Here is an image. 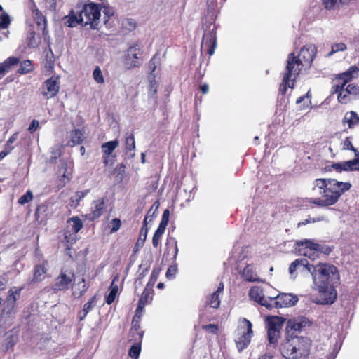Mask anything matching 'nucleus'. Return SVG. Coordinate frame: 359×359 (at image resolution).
<instances>
[{"label": "nucleus", "mask_w": 359, "mask_h": 359, "mask_svg": "<svg viewBox=\"0 0 359 359\" xmlns=\"http://www.w3.org/2000/svg\"><path fill=\"white\" fill-rule=\"evenodd\" d=\"M10 24H11V19H10L9 15L6 13H3L0 15V28L1 29H6L8 27Z\"/></svg>", "instance_id": "nucleus-59"}, {"label": "nucleus", "mask_w": 359, "mask_h": 359, "mask_svg": "<svg viewBox=\"0 0 359 359\" xmlns=\"http://www.w3.org/2000/svg\"><path fill=\"white\" fill-rule=\"evenodd\" d=\"M267 330V339L269 342V345L275 348L278 342V339L280 337V332L277 330H272L266 328Z\"/></svg>", "instance_id": "nucleus-35"}, {"label": "nucleus", "mask_w": 359, "mask_h": 359, "mask_svg": "<svg viewBox=\"0 0 359 359\" xmlns=\"http://www.w3.org/2000/svg\"><path fill=\"white\" fill-rule=\"evenodd\" d=\"M23 287H20L19 289L16 290L15 291H13L11 289L9 290L8 296L6 297V302L8 304H12V306H14L15 304V302L19 297L20 292Z\"/></svg>", "instance_id": "nucleus-39"}, {"label": "nucleus", "mask_w": 359, "mask_h": 359, "mask_svg": "<svg viewBox=\"0 0 359 359\" xmlns=\"http://www.w3.org/2000/svg\"><path fill=\"white\" fill-rule=\"evenodd\" d=\"M32 15L39 29H41L43 36L48 34L46 18L42 12L34 4L31 8Z\"/></svg>", "instance_id": "nucleus-17"}, {"label": "nucleus", "mask_w": 359, "mask_h": 359, "mask_svg": "<svg viewBox=\"0 0 359 359\" xmlns=\"http://www.w3.org/2000/svg\"><path fill=\"white\" fill-rule=\"evenodd\" d=\"M63 172L60 175L57 181V188L61 189L63 188L70 180L71 173H69L67 170V165L62 166Z\"/></svg>", "instance_id": "nucleus-33"}, {"label": "nucleus", "mask_w": 359, "mask_h": 359, "mask_svg": "<svg viewBox=\"0 0 359 359\" xmlns=\"http://www.w3.org/2000/svg\"><path fill=\"white\" fill-rule=\"evenodd\" d=\"M65 25L69 27H76L83 22V18L81 15L79 11L75 12L73 9L69 11L68 15L65 16Z\"/></svg>", "instance_id": "nucleus-23"}, {"label": "nucleus", "mask_w": 359, "mask_h": 359, "mask_svg": "<svg viewBox=\"0 0 359 359\" xmlns=\"http://www.w3.org/2000/svg\"><path fill=\"white\" fill-rule=\"evenodd\" d=\"M295 250L299 255L307 257L311 260L318 258L316 243L311 240L305 239L296 241Z\"/></svg>", "instance_id": "nucleus-9"}, {"label": "nucleus", "mask_w": 359, "mask_h": 359, "mask_svg": "<svg viewBox=\"0 0 359 359\" xmlns=\"http://www.w3.org/2000/svg\"><path fill=\"white\" fill-rule=\"evenodd\" d=\"M161 64V58L158 53H156L148 62V69L150 73H153L156 69L157 67Z\"/></svg>", "instance_id": "nucleus-38"}, {"label": "nucleus", "mask_w": 359, "mask_h": 359, "mask_svg": "<svg viewBox=\"0 0 359 359\" xmlns=\"http://www.w3.org/2000/svg\"><path fill=\"white\" fill-rule=\"evenodd\" d=\"M153 294L154 289L145 287L139 299V302H140L142 304H144L145 305L151 303L153 299Z\"/></svg>", "instance_id": "nucleus-36"}, {"label": "nucleus", "mask_w": 359, "mask_h": 359, "mask_svg": "<svg viewBox=\"0 0 359 359\" xmlns=\"http://www.w3.org/2000/svg\"><path fill=\"white\" fill-rule=\"evenodd\" d=\"M46 264L47 261H45L42 264L34 266L33 269L32 282L39 283L44 279L45 275L47 273V269L46 267Z\"/></svg>", "instance_id": "nucleus-25"}, {"label": "nucleus", "mask_w": 359, "mask_h": 359, "mask_svg": "<svg viewBox=\"0 0 359 359\" xmlns=\"http://www.w3.org/2000/svg\"><path fill=\"white\" fill-rule=\"evenodd\" d=\"M312 341L307 337L286 336L280 345V352L285 359H308Z\"/></svg>", "instance_id": "nucleus-3"}, {"label": "nucleus", "mask_w": 359, "mask_h": 359, "mask_svg": "<svg viewBox=\"0 0 359 359\" xmlns=\"http://www.w3.org/2000/svg\"><path fill=\"white\" fill-rule=\"evenodd\" d=\"M306 269L311 273L313 289L318 291L315 302L317 304H332L337 299V291L330 283L332 276H338L335 266L319 263L316 265H307Z\"/></svg>", "instance_id": "nucleus-1"}, {"label": "nucleus", "mask_w": 359, "mask_h": 359, "mask_svg": "<svg viewBox=\"0 0 359 359\" xmlns=\"http://www.w3.org/2000/svg\"><path fill=\"white\" fill-rule=\"evenodd\" d=\"M70 139L74 145L81 144L83 142V133L79 129H75L70 133Z\"/></svg>", "instance_id": "nucleus-42"}, {"label": "nucleus", "mask_w": 359, "mask_h": 359, "mask_svg": "<svg viewBox=\"0 0 359 359\" xmlns=\"http://www.w3.org/2000/svg\"><path fill=\"white\" fill-rule=\"evenodd\" d=\"M18 137V133L15 132L7 140L6 145H5V149L7 151H10V152L12 151V150L14 149V147L12 146V144L16 141V140Z\"/></svg>", "instance_id": "nucleus-61"}, {"label": "nucleus", "mask_w": 359, "mask_h": 359, "mask_svg": "<svg viewBox=\"0 0 359 359\" xmlns=\"http://www.w3.org/2000/svg\"><path fill=\"white\" fill-rule=\"evenodd\" d=\"M119 142L117 140L109 141L102 144V151L103 154L114 155V151L118 147Z\"/></svg>", "instance_id": "nucleus-34"}, {"label": "nucleus", "mask_w": 359, "mask_h": 359, "mask_svg": "<svg viewBox=\"0 0 359 359\" xmlns=\"http://www.w3.org/2000/svg\"><path fill=\"white\" fill-rule=\"evenodd\" d=\"M76 274L74 269L62 267L59 275L55 278L52 285L54 292L66 291L72 286L75 281Z\"/></svg>", "instance_id": "nucleus-7"}, {"label": "nucleus", "mask_w": 359, "mask_h": 359, "mask_svg": "<svg viewBox=\"0 0 359 359\" xmlns=\"http://www.w3.org/2000/svg\"><path fill=\"white\" fill-rule=\"evenodd\" d=\"M241 278L247 281V282H260L261 280L257 277L253 266L251 264H248L243 269V271L241 273Z\"/></svg>", "instance_id": "nucleus-26"}, {"label": "nucleus", "mask_w": 359, "mask_h": 359, "mask_svg": "<svg viewBox=\"0 0 359 359\" xmlns=\"http://www.w3.org/2000/svg\"><path fill=\"white\" fill-rule=\"evenodd\" d=\"M318 188L320 198H305L303 203L305 206L316 205L318 207H328L337 203L340 197L351 188L350 182H339L332 178H318L315 180V188Z\"/></svg>", "instance_id": "nucleus-2"}, {"label": "nucleus", "mask_w": 359, "mask_h": 359, "mask_svg": "<svg viewBox=\"0 0 359 359\" xmlns=\"http://www.w3.org/2000/svg\"><path fill=\"white\" fill-rule=\"evenodd\" d=\"M118 276H116L113 280L111 283L110 287H109V292L106 296L105 302L107 304H112L117 295L118 291V287L117 284L115 283L116 281L118 280Z\"/></svg>", "instance_id": "nucleus-28"}, {"label": "nucleus", "mask_w": 359, "mask_h": 359, "mask_svg": "<svg viewBox=\"0 0 359 359\" xmlns=\"http://www.w3.org/2000/svg\"><path fill=\"white\" fill-rule=\"evenodd\" d=\"M107 202L106 196L93 201L91 203L90 212L85 215V218L90 222H93L100 218L104 214Z\"/></svg>", "instance_id": "nucleus-11"}, {"label": "nucleus", "mask_w": 359, "mask_h": 359, "mask_svg": "<svg viewBox=\"0 0 359 359\" xmlns=\"http://www.w3.org/2000/svg\"><path fill=\"white\" fill-rule=\"evenodd\" d=\"M89 288V285L86 283V279L83 278L77 284L72 286V295L74 298H80L85 294Z\"/></svg>", "instance_id": "nucleus-24"}, {"label": "nucleus", "mask_w": 359, "mask_h": 359, "mask_svg": "<svg viewBox=\"0 0 359 359\" xmlns=\"http://www.w3.org/2000/svg\"><path fill=\"white\" fill-rule=\"evenodd\" d=\"M102 160L105 166H112L116 161V156L103 154Z\"/></svg>", "instance_id": "nucleus-60"}, {"label": "nucleus", "mask_w": 359, "mask_h": 359, "mask_svg": "<svg viewBox=\"0 0 359 359\" xmlns=\"http://www.w3.org/2000/svg\"><path fill=\"white\" fill-rule=\"evenodd\" d=\"M140 320L139 315H135L132 320L131 333L135 341H142L144 335V331L140 330Z\"/></svg>", "instance_id": "nucleus-21"}, {"label": "nucleus", "mask_w": 359, "mask_h": 359, "mask_svg": "<svg viewBox=\"0 0 359 359\" xmlns=\"http://www.w3.org/2000/svg\"><path fill=\"white\" fill-rule=\"evenodd\" d=\"M141 342L142 341H138L130 348L128 355L133 359H138L141 352Z\"/></svg>", "instance_id": "nucleus-40"}, {"label": "nucleus", "mask_w": 359, "mask_h": 359, "mask_svg": "<svg viewBox=\"0 0 359 359\" xmlns=\"http://www.w3.org/2000/svg\"><path fill=\"white\" fill-rule=\"evenodd\" d=\"M342 123H347L348 128H352L355 125L359 123V116L353 111L346 112L342 120Z\"/></svg>", "instance_id": "nucleus-30"}, {"label": "nucleus", "mask_w": 359, "mask_h": 359, "mask_svg": "<svg viewBox=\"0 0 359 359\" xmlns=\"http://www.w3.org/2000/svg\"><path fill=\"white\" fill-rule=\"evenodd\" d=\"M311 325V322L304 316L290 319L287 322L286 332L289 337L297 336V333Z\"/></svg>", "instance_id": "nucleus-10"}, {"label": "nucleus", "mask_w": 359, "mask_h": 359, "mask_svg": "<svg viewBox=\"0 0 359 359\" xmlns=\"http://www.w3.org/2000/svg\"><path fill=\"white\" fill-rule=\"evenodd\" d=\"M316 247L317 250L318 257H319L320 253L328 255L332 251V248L331 247L325 244H319L316 243Z\"/></svg>", "instance_id": "nucleus-50"}, {"label": "nucleus", "mask_w": 359, "mask_h": 359, "mask_svg": "<svg viewBox=\"0 0 359 359\" xmlns=\"http://www.w3.org/2000/svg\"><path fill=\"white\" fill-rule=\"evenodd\" d=\"M299 265H302L306 268V266L310 264L306 259H297L290 264L289 267L290 273H293Z\"/></svg>", "instance_id": "nucleus-47"}, {"label": "nucleus", "mask_w": 359, "mask_h": 359, "mask_svg": "<svg viewBox=\"0 0 359 359\" xmlns=\"http://www.w3.org/2000/svg\"><path fill=\"white\" fill-rule=\"evenodd\" d=\"M111 175H114L117 183L122 182L126 175V165L123 163H118L111 171Z\"/></svg>", "instance_id": "nucleus-29"}, {"label": "nucleus", "mask_w": 359, "mask_h": 359, "mask_svg": "<svg viewBox=\"0 0 359 359\" xmlns=\"http://www.w3.org/2000/svg\"><path fill=\"white\" fill-rule=\"evenodd\" d=\"M299 299L297 295L288 293H281L275 298H271L269 301L271 302V309L290 307L295 305Z\"/></svg>", "instance_id": "nucleus-13"}, {"label": "nucleus", "mask_w": 359, "mask_h": 359, "mask_svg": "<svg viewBox=\"0 0 359 359\" xmlns=\"http://www.w3.org/2000/svg\"><path fill=\"white\" fill-rule=\"evenodd\" d=\"M93 77L97 83L102 84L104 83V79L99 66H96L94 69Z\"/></svg>", "instance_id": "nucleus-52"}, {"label": "nucleus", "mask_w": 359, "mask_h": 359, "mask_svg": "<svg viewBox=\"0 0 359 359\" xmlns=\"http://www.w3.org/2000/svg\"><path fill=\"white\" fill-rule=\"evenodd\" d=\"M79 8L81 15L83 18V23L84 25H89L90 28L93 29H97L101 11L100 5L96 3L90 2L85 4L81 8L79 6Z\"/></svg>", "instance_id": "nucleus-6"}, {"label": "nucleus", "mask_w": 359, "mask_h": 359, "mask_svg": "<svg viewBox=\"0 0 359 359\" xmlns=\"http://www.w3.org/2000/svg\"><path fill=\"white\" fill-rule=\"evenodd\" d=\"M249 297L260 305L265 306L268 309H271V304L269 300L271 297L266 298L264 295L263 290L258 286H254L249 291Z\"/></svg>", "instance_id": "nucleus-16"}, {"label": "nucleus", "mask_w": 359, "mask_h": 359, "mask_svg": "<svg viewBox=\"0 0 359 359\" xmlns=\"http://www.w3.org/2000/svg\"><path fill=\"white\" fill-rule=\"evenodd\" d=\"M159 202L158 201H155L154 203V204L151 205V207L150 208V209L147 211L145 217H144V221H143V224L144 226H147V224H148V218L149 217H151L150 221H151V217L155 215L156 214V212L157 211L158 207H159Z\"/></svg>", "instance_id": "nucleus-41"}, {"label": "nucleus", "mask_w": 359, "mask_h": 359, "mask_svg": "<svg viewBox=\"0 0 359 359\" xmlns=\"http://www.w3.org/2000/svg\"><path fill=\"white\" fill-rule=\"evenodd\" d=\"M359 72V68L355 65L351 66L346 72L335 75V80L346 86L355 76L354 74Z\"/></svg>", "instance_id": "nucleus-18"}, {"label": "nucleus", "mask_w": 359, "mask_h": 359, "mask_svg": "<svg viewBox=\"0 0 359 359\" xmlns=\"http://www.w3.org/2000/svg\"><path fill=\"white\" fill-rule=\"evenodd\" d=\"M158 84L155 79V75L153 74L152 79L149 81V93L154 95L158 91Z\"/></svg>", "instance_id": "nucleus-64"}, {"label": "nucleus", "mask_w": 359, "mask_h": 359, "mask_svg": "<svg viewBox=\"0 0 359 359\" xmlns=\"http://www.w3.org/2000/svg\"><path fill=\"white\" fill-rule=\"evenodd\" d=\"M346 50V45L344 43H337L332 45L331 51L327 54L328 57H330L334 53L339 51H344Z\"/></svg>", "instance_id": "nucleus-54"}, {"label": "nucleus", "mask_w": 359, "mask_h": 359, "mask_svg": "<svg viewBox=\"0 0 359 359\" xmlns=\"http://www.w3.org/2000/svg\"><path fill=\"white\" fill-rule=\"evenodd\" d=\"M89 190L78 191L69 199V205L76 208L79 205L80 201L88 194Z\"/></svg>", "instance_id": "nucleus-32"}, {"label": "nucleus", "mask_w": 359, "mask_h": 359, "mask_svg": "<svg viewBox=\"0 0 359 359\" xmlns=\"http://www.w3.org/2000/svg\"><path fill=\"white\" fill-rule=\"evenodd\" d=\"M217 46V32L215 28L204 33L201 48V50L206 52L210 56L215 53Z\"/></svg>", "instance_id": "nucleus-14"}, {"label": "nucleus", "mask_w": 359, "mask_h": 359, "mask_svg": "<svg viewBox=\"0 0 359 359\" xmlns=\"http://www.w3.org/2000/svg\"><path fill=\"white\" fill-rule=\"evenodd\" d=\"M108 225L110 229V233H113L120 229L121 226V221L118 218H114L109 222Z\"/></svg>", "instance_id": "nucleus-55"}, {"label": "nucleus", "mask_w": 359, "mask_h": 359, "mask_svg": "<svg viewBox=\"0 0 359 359\" xmlns=\"http://www.w3.org/2000/svg\"><path fill=\"white\" fill-rule=\"evenodd\" d=\"M241 323L245 327L241 329H245V330L238 332L240 336L236 339V347L239 352H241L248 346L253 334L252 323L246 318H243Z\"/></svg>", "instance_id": "nucleus-8"}, {"label": "nucleus", "mask_w": 359, "mask_h": 359, "mask_svg": "<svg viewBox=\"0 0 359 359\" xmlns=\"http://www.w3.org/2000/svg\"><path fill=\"white\" fill-rule=\"evenodd\" d=\"M178 253L177 242L175 238H170L165 243L164 256L170 259L175 260Z\"/></svg>", "instance_id": "nucleus-19"}, {"label": "nucleus", "mask_w": 359, "mask_h": 359, "mask_svg": "<svg viewBox=\"0 0 359 359\" xmlns=\"http://www.w3.org/2000/svg\"><path fill=\"white\" fill-rule=\"evenodd\" d=\"M59 76H53L46 80L41 86V93L46 99L55 97L60 90Z\"/></svg>", "instance_id": "nucleus-12"}, {"label": "nucleus", "mask_w": 359, "mask_h": 359, "mask_svg": "<svg viewBox=\"0 0 359 359\" xmlns=\"http://www.w3.org/2000/svg\"><path fill=\"white\" fill-rule=\"evenodd\" d=\"M351 95L347 93L346 88L337 95V100L341 104H347L350 102Z\"/></svg>", "instance_id": "nucleus-56"}, {"label": "nucleus", "mask_w": 359, "mask_h": 359, "mask_svg": "<svg viewBox=\"0 0 359 359\" xmlns=\"http://www.w3.org/2000/svg\"><path fill=\"white\" fill-rule=\"evenodd\" d=\"M165 228L158 226L155 231L152 238V244L154 247L157 248L159 245L162 235L164 233Z\"/></svg>", "instance_id": "nucleus-43"}, {"label": "nucleus", "mask_w": 359, "mask_h": 359, "mask_svg": "<svg viewBox=\"0 0 359 359\" xmlns=\"http://www.w3.org/2000/svg\"><path fill=\"white\" fill-rule=\"evenodd\" d=\"M20 62V60L15 57H9L3 62L0 63V79L8 72H9L13 67L17 65Z\"/></svg>", "instance_id": "nucleus-22"}, {"label": "nucleus", "mask_w": 359, "mask_h": 359, "mask_svg": "<svg viewBox=\"0 0 359 359\" xmlns=\"http://www.w3.org/2000/svg\"><path fill=\"white\" fill-rule=\"evenodd\" d=\"M298 76L299 74L293 70L292 67L286 66L285 72L279 87V91L282 95L285 94L288 88H293L294 87V82Z\"/></svg>", "instance_id": "nucleus-15"}, {"label": "nucleus", "mask_w": 359, "mask_h": 359, "mask_svg": "<svg viewBox=\"0 0 359 359\" xmlns=\"http://www.w3.org/2000/svg\"><path fill=\"white\" fill-rule=\"evenodd\" d=\"M33 199V194L31 190H27L26 193L19 198L18 202L20 205H25Z\"/></svg>", "instance_id": "nucleus-58"}, {"label": "nucleus", "mask_w": 359, "mask_h": 359, "mask_svg": "<svg viewBox=\"0 0 359 359\" xmlns=\"http://www.w3.org/2000/svg\"><path fill=\"white\" fill-rule=\"evenodd\" d=\"M125 149L127 151H133L135 149V142L133 134L126 137L125 142Z\"/></svg>", "instance_id": "nucleus-57"}, {"label": "nucleus", "mask_w": 359, "mask_h": 359, "mask_svg": "<svg viewBox=\"0 0 359 359\" xmlns=\"http://www.w3.org/2000/svg\"><path fill=\"white\" fill-rule=\"evenodd\" d=\"M346 165L348 171L359 170V155L355 156V158L352 160L346 161Z\"/></svg>", "instance_id": "nucleus-48"}, {"label": "nucleus", "mask_w": 359, "mask_h": 359, "mask_svg": "<svg viewBox=\"0 0 359 359\" xmlns=\"http://www.w3.org/2000/svg\"><path fill=\"white\" fill-rule=\"evenodd\" d=\"M34 70V63L29 60H24L21 62L20 68L17 70L19 74H26Z\"/></svg>", "instance_id": "nucleus-37"}, {"label": "nucleus", "mask_w": 359, "mask_h": 359, "mask_svg": "<svg viewBox=\"0 0 359 359\" xmlns=\"http://www.w3.org/2000/svg\"><path fill=\"white\" fill-rule=\"evenodd\" d=\"M64 241L66 243L67 250H70L72 245L76 242V234L72 233V232H66L65 233Z\"/></svg>", "instance_id": "nucleus-51"}, {"label": "nucleus", "mask_w": 359, "mask_h": 359, "mask_svg": "<svg viewBox=\"0 0 359 359\" xmlns=\"http://www.w3.org/2000/svg\"><path fill=\"white\" fill-rule=\"evenodd\" d=\"M201 329L213 335H217L219 333V326L217 324L203 325Z\"/></svg>", "instance_id": "nucleus-53"}, {"label": "nucleus", "mask_w": 359, "mask_h": 359, "mask_svg": "<svg viewBox=\"0 0 359 359\" xmlns=\"http://www.w3.org/2000/svg\"><path fill=\"white\" fill-rule=\"evenodd\" d=\"M224 283L221 282L216 291H215L210 297L208 298L207 304H208L210 307L214 309H217L220 306V299L224 292Z\"/></svg>", "instance_id": "nucleus-20"}, {"label": "nucleus", "mask_w": 359, "mask_h": 359, "mask_svg": "<svg viewBox=\"0 0 359 359\" xmlns=\"http://www.w3.org/2000/svg\"><path fill=\"white\" fill-rule=\"evenodd\" d=\"M68 227H70V232L76 234L82 228L83 222L79 217H73L67 220Z\"/></svg>", "instance_id": "nucleus-31"}, {"label": "nucleus", "mask_w": 359, "mask_h": 359, "mask_svg": "<svg viewBox=\"0 0 359 359\" xmlns=\"http://www.w3.org/2000/svg\"><path fill=\"white\" fill-rule=\"evenodd\" d=\"M342 149L344 150H351L354 152L355 156L359 155V151L355 148L351 142V137H347L342 142Z\"/></svg>", "instance_id": "nucleus-45"}, {"label": "nucleus", "mask_w": 359, "mask_h": 359, "mask_svg": "<svg viewBox=\"0 0 359 359\" xmlns=\"http://www.w3.org/2000/svg\"><path fill=\"white\" fill-rule=\"evenodd\" d=\"M285 319L277 316H268L266 319V328L280 332Z\"/></svg>", "instance_id": "nucleus-27"}, {"label": "nucleus", "mask_w": 359, "mask_h": 359, "mask_svg": "<svg viewBox=\"0 0 359 359\" xmlns=\"http://www.w3.org/2000/svg\"><path fill=\"white\" fill-rule=\"evenodd\" d=\"M121 62L126 70L141 67L143 62V50L137 43L130 45L124 51Z\"/></svg>", "instance_id": "nucleus-5"}, {"label": "nucleus", "mask_w": 359, "mask_h": 359, "mask_svg": "<svg viewBox=\"0 0 359 359\" xmlns=\"http://www.w3.org/2000/svg\"><path fill=\"white\" fill-rule=\"evenodd\" d=\"M97 301L96 295L92 297L84 305L83 309L89 313L95 306Z\"/></svg>", "instance_id": "nucleus-63"}, {"label": "nucleus", "mask_w": 359, "mask_h": 359, "mask_svg": "<svg viewBox=\"0 0 359 359\" xmlns=\"http://www.w3.org/2000/svg\"><path fill=\"white\" fill-rule=\"evenodd\" d=\"M160 271H161V269L158 268H156V269H153L151 276H150V278H149V280L148 281L147 284L146 285V287H148L151 289L154 288V284L158 278V276L160 274Z\"/></svg>", "instance_id": "nucleus-46"}, {"label": "nucleus", "mask_w": 359, "mask_h": 359, "mask_svg": "<svg viewBox=\"0 0 359 359\" xmlns=\"http://www.w3.org/2000/svg\"><path fill=\"white\" fill-rule=\"evenodd\" d=\"M317 53V48L314 44H306L302 47L298 55L294 52L287 57V67H292L293 70L299 75L303 68L310 67Z\"/></svg>", "instance_id": "nucleus-4"}, {"label": "nucleus", "mask_w": 359, "mask_h": 359, "mask_svg": "<svg viewBox=\"0 0 359 359\" xmlns=\"http://www.w3.org/2000/svg\"><path fill=\"white\" fill-rule=\"evenodd\" d=\"M121 25L122 28L128 32L133 31L137 27V23L135 20L132 18L124 19L122 21Z\"/></svg>", "instance_id": "nucleus-44"}, {"label": "nucleus", "mask_w": 359, "mask_h": 359, "mask_svg": "<svg viewBox=\"0 0 359 359\" xmlns=\"http://www.w3.org/2000/svg\"><path fill=\"white\" fill-rule=\"evenodd\" d=\"M346 91L353 97H359V86L354 83L348 84L346 86Z\"/></svg>", "instance_id": "nucleus-62"}, {"label": "nucleus", "mask_w": 359, "mask_h": 359, "mask_svg": "<svg viewBox=\"0 0 359 359\" xmlns=\"http://www.w3.org/2000/svg\"><path fill=\"white\" fill-rule=\"evenodd\" d=\"M147 232H148L147 226H145V227H144V226L143 224L141 228V230H140L139 238L135 244V247H138V246L142 247L144 245V241L147 238Z\"/></svg>", "instance_id": "nucleus-49"}]
</instances>
